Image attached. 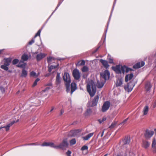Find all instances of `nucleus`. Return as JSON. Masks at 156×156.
Listing matches in <instances>:
<instances>
[{"label": "nucleus", "instance_id": "338daca9", "mask_svg": "<svg viewBox=\"0 0 156 156\" xmlns=\"http://www.w3.org/2000/svg\"><path fill=\"white\" fill-rule=\"evenodd\" d=\"M87 75H85L84 74H83V78H84V79H85L86 78H87Z\"/></svg>", "mask_w": 156, "mask_h": 156}, {"label": "nucleus", "instance_id": "4be33fe9", "mask_svg": "<svg viewBox=\"0 0 156 156\" xmlns=\"http://www.w3.org/2000/svg\"><path fill=\"white\" fill-rule=\"evenodd\" d=\"M133 73L126 75L125 77V82H127L129 80H131L133 78Z\"/></svg>", "mask_w": 156, "mask_h": 156}, {"label": "nucleus", "instance_id": "393cba45", "mask_svg": "<svg viewBox=\"0 0 156 156\" xmlns=\"http://www.w3.org/2000/svg\"><path fill=\"white\" fill-rule=\"evenodd\" d=\"M151 87L152 86L150 82H147L146 83L145 85V88L147 91H149Z\"/></svg>", "mask_w": 156, "mask_h": 156}, {"label": "nucleus", "instance_id": "2f4dec72", "mask_svg": "<svg viewBox=\"0 0 156 156\" xmlns=\"http://www.w3.org/2000/svg\"><path fill=\"white\" fill-rule=\"evenodd\" d=\"M28 59V56L27 54H23L22 56L21 59L23 62L27 60Z\"/></svg>", "mask_w": 156, "mask_h": 156}, {"label": "nucleus", "instance_id": "6ab92c4d", "mask_svg": "<svg viewBox=\"0 0 156 156\" xmlns=\"http://www.w3.org/2000/svg\"><path fill=\"white\" fill-rule=\"evenodd\" d=\"M77 89L76 84L74 82H72L71 84V94H72Z\"/></svg>", "mask_w": 156, "mask_h": 156}, {"label": "nucleus", "instance_id": "5701e85b", "mask_svg": "<svg viewBox=\"0 0 156 156\" xmlns=\"http://www.w3.org/2000/svg\"><path fill=\"white\" fill-rule=\"evenodd\" d=\"M4 64L6 65L9 66L11 63L12 59L11 58H5L4 59Z\"/></svg>", "mask_w": 156, "mask_h": 156}, {"label": "nucleus", "instance_id": "2eb2a0df", "mask_svg": "<svg viewBox=\"0 0 156 156\" xmlns=\"http://www.w3.org/2000/svg\"><path fill=\"white\" fill-rule=\"evenodd\" d=\"M121 70L122 71V73L124 74L125 72L126 73H128L129 71H131L132 69L128 67L125 66H121Z\"/></svg>", "mask_w": 156, "mask_h": 156}, {"label": "nucleus", "instance_id": "49530a36", "mask_svg": "<svg viewBox=\"0 0 156 156\" xmlns=\"http://www.w3.org/2000/svg\"><path fill=\"white\" fill-rule=\"evenodd\" d=\"M116 123L115 122H112L111 125L109 126V128L111 129L113 128L116 125Z\"/></svg>", "mask_w": 156, "mask_h": 156}, {"label": "nucleus", "instance_id": "9d476101", "mask_svg": "<svg viewBox=\"0 0 156 156\" xmlns=\"http://www.w3.org/2000/svg\"><path fill=\"white\" fill-rule=\"evenodd\" d=\"M134 154L131 148H127L125 151L124 156H134Z\"/></svg>", "mask_w": 156, "mask_h": 156}, {"label": "nucleus", "instance_id": "1a4fd4ad", "mask_svg": "<svg viewBox=\"0 0 156 156\" xmlns=\"http://www.w3.org/2000/svg\"><path fill=\"white\" fill-rule=\"evenodd\" d=\"M19 121V119H17L16 121H13L10 123L8 124L6 126H4L3 127H0V130L2 128H5L6 131H8L9 129V128L10 126H12L15 123L18 122Z\"/></svg>", "mask_w": 156, "mask_h": 156}, {"label": "nucleus", "instance_id": "9b49d317", "mask_svg": "<svg viewBox=\"0 0 156 156\" xmlns=\"http://www.w3.org/2000/svg\"><path fill=\"white\" fill-rule=\"evenodd\" d=\"M112 69L117 74H121L122 73L121 66L120 65H116L115 66H112Z\"/></svg>", "mask_w": 156, "mask_h": 156}, {"label": "nucleus", "instance_id": "37998d69", "mask_svg": "<svg viewBox=\"0 0 156 156\" xmlns=\"http://www.w3.org/2000/svg\"><path fill=\"white\" fill-rule=\"evenodd\" d=\"M39 80H40V79L38 78H37V79H36V80L34 81L33 84L32 85V87H34L35 86H36L37 84V82L38 81H39Z\"/></svg>", "mask_w": 156, "mask_h": 156}, {"label": "nucleus", "instance_id": "09e8293b", "mask_svg": "<svg viewBox=\"0 0 156 156\" xmlns=\"http://www.w3.org/2000/svg\"><path fill=\"white\" fill-rule=\"evenodd\" d=\"M36 73L33 71L31 72L30 73V76H36Z\"/></svg>", "mask_w": 156, "mask_h": 156}, {"label": "nucleus", "instance_id": "dca6fc26", "mask_svg": "<svg viewBox=\"0 0 156 156\" xmlns=\"http://www.w3.org/2000/svg\"><path fill=\"white\" fill-rule=\"evenodd\" d=\"M46 55V54L41 53L38 54L36 56V59L37 61H39L41 60Z\"/></svg>", "mask_w": 156, "mask_h": 156}, {"label": "nucleus", "instance_id": "473e14b6", "mask_svg": "<svg viewBox=\"0 0 156 156\" xmlns=\"http://www.w3.org/2000/svg\"><path fill=\"white\" fill-rule=\"evenodd\" d=\"M79 132L78 130H73L70 131V133L71 136H75L77 135V133Z\"/></svg>", "mask_w": 156, "mask_h": 156}, {"label": "nucleus", "instance_id": "774afa93", "mask_svg": "<svg viewBox=\"0 0 156 156\" xmlns=\"http://www.w3.org/2000/svg\"><path fill=\"white\" fill-rule=\"evenodd\" d=\"M99 48V47H98V48H97L94 51V53H95L96 52L98 51V50Z\"/></svg>", "mask_w": 156, "mask_h": 156}, {"label": "nucleus", "instance_id": "864d4df0", "mask_svg": "<svg viewBox=\"0 0 156 156\" xmlns=\"http://www.w3.org/2000/svg\"><path fill=\"white\" fill-rule=\"evenodd\" d=\"M34 42V38L32 39L29 42V45H31Z\"/></svg>", "mask_w": 156, "mask_h": 156}, {"label": "nucleus", "instance_id": "7c9ffc66", "mask_svg": "<svg viewBox=\"0 0 156 156\" xmlns=\"http://www.w3.org/2000/svg\"><path fill=\"white\" fill-rule=\"evenodd\" d=\"M85 61L84 60H81L79 61L76 64V66H84L85 64Z\"/></svg>", "mask_w": 156, "mask_h": 156}, {"label": "nucleus", "instance_id": "4d7b16f0", "mask_svg": "<svg viewBox=\"0 0 156 156\" xmlns=\"http://www.w3.org/2000/svg\"><path fill=\"white\" fill-rule=\"evenodd\" d=\"M71 154V152L69 150H68L66 152V154L68 156H70V155Z\"/></svg>", "mask_w": 156, "mask_h": 156}, {"label": "nucleus", "instance_id": "bb28decb", "mask_svg": "<svg viewBox=\"0 0 156 156\" xmlns=\"http://www.w3.org/2000/svg\"><path fill=\"white\" fill-rule=\"evenodd\" d=\"M105 83L102 82H100L99 81H97V86L98 88H101L104 86Z\"/></svg>", "mask_w": 156, "mask_h": 156}, {"label": "nucleus", "instance_id": "f8f14e48", "mask_svg": "<svg viewBox=\"0 0 156 156\" xmlns=\"http://www.w3.org/2000/svg\"><path fill=\"white\" fill-rule=\"evenodd\" d=\"M145 62L144 61L139 62L135 64L133 67L134 69H139L144 65Z\"/></svg>", "mask_w": 156, "mask_h": 156}, {"label": "nucleus", "instance_id": "603ef678", "mask_svg": "<svg viewBox=\"0 0 156 156\" xmlns=\"http://www.w3.org/2000/svg\"><path fill=\"white\" fill-rule=\"evenodd\" d=\"M109 62L110 63H113V59L111 58H108Z\"/></svg>", "mask_w": 156, "mask_h": 156}, {"label": "nucleus", "instance_id": "423d86ee", "mask_svg": "<svg viewBox=\"0 0 156 156\" xmlns=\"http://www.w3.org/2000/svg\"><path fill=\"white\" fill-rule=\"evenodd\" d=\"M134 86L133 82L131 81L128 83L127 85L125 86L124 87L125 90H127L128 92H130L133 90Z\"/></svg>", "mask_w": 156, "mask_h": 156}, {"label": "nucleus", "instance_id": "c756f323", "mask_svg": "<svg viewBox=\"0 0 156 156\" xmlns=\"http://www.w3.org/2000/svg\"><path fill=\"white\" fill-rule=\"evenodd\" d=\"M122 84V80L121 78L117 80L116 86H120Z\"/></svg>", "mask_w": 156, "mask_h": 156}, {"label": "nucleus", "instance_id": "0e129e2a", "mask_svg": "<svg viewBox=\"0 0 156 156\" xmlns=\"http://www.w3.org/2000/svg\"><path fill=\"white\" fill-rule=\"evenodd\" d=\"M51 75V73H48L46 74L45 75V77H48Z\"/></svg>", "mask_w": 156, "mask_h": 156}, {"label": "nucleus", "instance_id": "4c0bfd02", "mask_svg": "<svg viewBox=\"0 0 156 156\" xmlns=\"http://www.w3.org/2000/svg\"><path fill=\"white\" fill-rule=\"evenodd\" d=\"M8 66L4 64V65H2L1 66V68L4 69L5 70L7 71L9 69Z\"/></svg>", "mask_w": 156, "mask_h": 156}, {"label": "nucleus", "instance_id": "3c124183", "mask_svg": "<svg viewBox=\"0 0 156 156\" xmlns=\"http://www.w3.org/2000/svg\"><path fill=\"white\" fill-rule=\"evenodd\" d=\"M64 0H62V1H60L59 2V3L58 4L57 7H56V8L55 9V10H57L58 9V8L59 6L62 4V2H63V1Z\"/></svg>", "mask_w": 156, "mask_h": 156}, {"label": "nucleus", "instance_id": "f03ea898", "mask_svg": "<svg viewBox=\"0 0 156 156\" xmlns=\"http://www.w3.org/2000/svg\"><path fill=\"white\" fill-rule=\"evenodd\" d=\"M63 79L65 82L66 91L67 92H69L70 90V86L71 81L69 73H64Z\"/></svg>", "mask_w": 156, "mask_h": 156}, {"label": "nucleus", "instance_id": "0eeeda50", "mask_svg": "<svg viewBox=\"0 0 156 156\" xmlns=\"http://www.w3.org/2000/svg\"><path fill=\"white\" fill-rule=\"evenodd\" d=\"M110 105V103L109 101H106L105 102L102 108V111L103 112H106L109 108Z\"/></svg>", "mask_w": 156, "mask_h": 156}, {"label": "nucleus", "instance_id": "72a5a7b5", "mask_svg": "<svg viewBox=\"0 0 156 156\" xmlns=\"http://www.w3.org/2000/svg\"><path fill=\"white\" fill-rule=\"evenodd\" d=\"M58 66H59V64H58L56 66L51 65V66H48V71L49 72H51V70H52V69H55L57 68V67H58Z\"/></svg>", "mask_w": 156, "mask_h": 156}, {"label": "nucleus", "instance_id": "c9c22d12", "mask_svg": "<svg viewBox=\"0 0 156 156\" xmlns=\"http://www.w3.org/2000/svg\"><path fill=\"white\" fill-rule=\"evenodd\" d=\"M112 11L111 12L110 16L109 17L108 20V24H107V28L106 29V30H105V39L106 36V34L107 32V29H108V26L110 20V19H111V16H112Z\"/></svg>", "mask_w": 156, "mask_h": 156}, {"label": "nucleus", "instance_id": "e433bc0d", "mask_svg": "<svg viewBox=\"0 0 156 156\" xmlns=\"http://www.w3.org/2000/svg\"><path fill=\"white\" fill-rule=\"evenodd\" d=\"M81 70L82 72H87L88 71L89 68L87 66H84L83 67Z\"/></svg>", "mask_w": 156, "mask_h": 156}, {"label": "nucleus", "instance_id": "ddd939ff", "mask_svg": "<svg viewBox=\"0 0 156 156\" xmlns=\"http://www.w3.org/2000/svg\"><path fill=\"white\" fill-rule=\"evenodd\" d=\"M151 147L153 152L156 153V139L155 137L152 139Z\"/></svg>", "mask_w": 156, "mask_h": 156}, {"label": "nucleus", "instance_id": "f257e3e1", "mask_svg": "<svg viewBox=\"0 0 156 156\" xmlns=\"http://www.w3.org/2000/svg\"><path fill=\"white\" fill-rule=\"evenodd\" d=\"M87 90L91 97H93L95 94L96 88L94 82L91 80L89 81L87 86Z\"/></svg>", "mask_w": 156, "mask_h": 156}, {"label": "nucleus", "instance_id": "a211bd4d", "mask_svg": "<svg viewBox=\"0 0 156 156\" xmlns=\"http://www.w3.org/2000/svg\"><path fill=\"white\" fill-rule=\"evenodd\" d=\"M41 146H50L55 148V145L54 143L49 142H45L41 144Z\"/></svg>", "mask_w": 156, "mask_h": 156}, {"label": "nucleus", "instance_id": "20e7f679", "mask_svg": "<svg viewBox=\"0 0 156 156\" xmlns=\"http://www.w3.org/2000/svg\"><path fill=\"white\" fill-rule=\"evenodd\" d=\"M154 134V132L151 130L147 129L144 133V136L147 140L150 139Z\"/></svg>", "mask_w": 156, "mask_h": 156}, {"label": "nucleus", "instance_id": "5fc2aeb1", "mask_svg": "<svg viewBox=\"0 0 156 156\" xmlns=\"http://www.w3.org/2000/svg\"><path fill=\"white\" fill-rule=\"evenodd\" d=\"M104 130H103L102 132L101 133H100L98 135V136L99 135H100L101 134V137H102L103 136V135H104Z\"/></svg>", "mask_w": 156, "mask_h": 156}, {"label": "nucleus", "instance_id": "a18cd8bd", "mask_svg": "<svg viewBox=\"0 0 156 156\" xmlns=\"http://www.w3.org/2000/svg\"><path fill=\"white\" fill-rule=\"evenodd\" d=\"M88 149V147L87 146L84 145L81 148V151H83L85 150H87Z\"/></svg>", "mask_w": 156, "mask_h": 156}, {"label": "nucleus", "instance_id": "6e6d98bb", "mask_svg": "<svg viewBox=\"0 0 156 156\" xmlns=\"http://www.w3.org/2000/svg\"><path fill=\"white\" fill-rule=\"evenodd\" d=\"M152 107L154 108L156 107V99L154 102L153 104L152 105Z\"/></svg>", "mask_w": 156, "mask_h": 156}, {"label": "nucleus", "instance_id": "de8ad7c7", "mask_svg": "<svg viewBox=\"0 0 156 156\" xmlns=\"http://www.w3.org/2000/svg\"><path fill=\"white\" fill-rule=\"evenodd\" d=\"M41 31V29H40L38 30L37 33L35 35V36L34 37V38H36L37 36H40Z\"/></svg>", "mask_w": 156, "mask_h": 156}, {"label": "nucleus", "instance_id": "e2e57ef3", "mask_svg": "<svg viewBox=\"0 0 156 156\" xmlns=\"http://www.w3.org/2000/svg\"><path fill=\"white\" fill-rule=\"evenodd\" d=\"M55 108L54 107H51V109L50 111V112H51L52 111L55 109Z\"/></svg>", "mask_w": 156, "mask_h": 156}, {"label": "nucleus", "instance_id": "4468645a", "mask_svg": "<svg viewBox=\"0 0 156 156\" xmlns=\"http://www.w3.org/2000/svg\"><path fill=\"white\" fill-rule=\"evenodd\" d=\"M151 144L150 142L147 140H143L142 141V147L144 148L147 149Z\"/></svg>", "mask_w": 156, "mask_h": 156}, {"label": "nucleus", "instance_id": "69168bd1", "mask_svg": "<svg viewBox=\"0 0 156 156\" xmlns=\"http://www.w3.org/2000/svg\"><path fill=\"white\" fill-rule=\"evenodd\" d=\"M39 144H37L36 143H32V145H39Z\"/></svg>", "mask_w": 156, "mask_h": 156}, {"label": "nucleus", "instance_id": "39448f33", "mask_svg": "<svg viewBox=\"0 0 156 156\" xmlns=\"http://www.w3.org/2000/svg\"><path fill=\"white\" fill-rule=\"evenodd\" d=\"M72 74L74 79L76 80H78L80 77V73L79 70L77 69L73 70Z\"/></svg>", "mask_w": 156, "mask_h": 156}, {"label": "nucleus", "instance_id": "13d9d810", "mask_svg": "<svg viewBox=\"0 0 156 156\" xmlns=\"http://www.w3.org/2000/svg\"><path fill=\"white\" fill-rule=\"evenodd\" d=\"M0 90H1L3 93L5 91V90L4 88L2 87H0Z\"/></svg>", "mask_w": 156, "mask_h": 156}, {"label": "nucleus", "instance_id": "a878e982", "mask_svg": "<svg viewBox=\"0 0 156 156\" xmlns=\"http://www.w3.org/2000/svg\"><path fill=\"white\" fill-rule=\"evenodd\" d=\"M149 111V107L148 106H145L144 108L143 112V113L144 115H147Z\"/></svg>", "mask_w": 156, "mask_h": 156}, {"label": "nucleus", "instance_id": "a19ab883", "mask_svg": "<svg viewBox=\"0 0 156 156\" xmlns=\"http://www.w3.org/2000/svg\"><path fill=\"white\" fill-rule=\"evenodd\" d=\"M51 89V87H46L45 89L43 90L41 92V93L42 94H43L45 92H48V90Z\"/></svg>", "mask_w": 156, "mask_h": 156}, {"label": "nucleus", "instance_id": "f704fd0d", "mask_svg": "<svg viewBox=\"0 0 156 156\" xmlns=\"http://www.w3.org/2000/svg\"><path fill=\"white\" fill-rule=\"evenodd\" d=\"M130 142L129 138H126L123 140V143L124 144H128Z\"/></svg>", "mask_w": 156, "mask_h": 156}, {"label": "nucleus", "instance_id": "c85d7f7f", "mask_svg": "<svg viewBox=\"0 0 156 156\" xmlns=\"http://www.w3.org/2000/svg\"><path fill=\"white\" fill-rule=\"evenodd\" d=\"M27 73V71L25 70V68L23 69L21 76L22 77H26Z\"/></svg>", "mask_w": 156, "mask_h": 156}, {"label": "nucleus", "instance_id": "58836bf2", "mask_svg": "<svg viewBox=\"0 0 156 156\" xmlns=\"http://www.w3.org/2000/svg\"><path fill=\"white\" fill-rule=\"evenodd\" d=\"M92 112L91 109L90 108L88 109L85 113V116L89 115Z\"/></svg>", "mask_w": 156, "mask_h": 156}, {"label": "nucleus", "instance_id": "79ce46f5", "mask_svg": "<svg viewBox=\"0 0 156 156\" xmlns=\"http://www.w3.org/2000/svg\"><path fill=\"white\" fill-rule=\"evenodd\" d=\"M55 58L51 56H49L47 58V62L48 63H50L51 62L52 60H55Z\"/></svg>", "mask_w": 156, "mask_h": 156}, {"label": "nucleus", "instance_id": "7ed1b4c3", "mask_svg": "<svg viewBox=\"0 0 156 156\" xmlns=\"http://www.w3.org/2000/svg\"><path fill=\"white\" fill-rule=\"evenodd\" d=\"M69 144L67 142V139H64L62 142L58 145H55V148H60L64 149L68 146Z\"/></svg>", "mask_w": 156, "mask_h": 156}, {"label": "nucleus", "instance_id": "ea45409f", "mask_svg": "<svg viewBox=\"0 0 156 156\" xmlns=\"http://www.w3.org/2000/svg\"><path fill=\"white\" fill-rule=\"evenodd\" d=\"M70 144L71 145L75 144L76 143V141L75 139H73L69 141Z\"/></svg>", "mask_w": 156, "mask_h": 156}, {"label": "nucleus", "instance_id": "f3484780", "mask_svg": "<svg viewBox=\"0 0 156 156\" xmlns=\"http://www.w3.org/2000/svg\"><path fill=\"white\" fill-rule=\"evenodd\" d=\"M99 99V96L96 95L95 96L92 101V103L91 105V107L97 105Z\"/></svg>", "mask_w": 156, "mask_h": 156}, {"label": "nucleus", "instance_id": "8fccbe9b", "mask_svg": "<svg viewBox=\"0 0 156 156\" xmlns=\"http://www.w3.org/2000/svg\"><path fill=\"white\" fill-rule=\"evenodd\" d=\"M45 86H48V87H50L51 88L52 87V83L51 82H49L45 84Z\"/></svg>", "mask_w": 156, "mask_h": 156}, {"label": "nucleus", "instance_id": "aec40b11", "mask_svg": "<svg viewBox=\"0 0 156 156\" xmlns=\"http://www.w3.org/2000/svg\"><path fill=\"white\" fill-rule=\"evenodd\" d=\"M100 62L102 64L104 67L107 69L109 66L108 62L106 60H104L103 59H101L100 60Z\"/></svg>", "mask_w": 156, "mask_h": 156}, {"label": "nucleus", "instance_id": "c03bdc74", "mask_svg": "<svg viewBox=\"0 0 156 156\" xmlns=\"http://www.w3.org/2000/svg\"><path fill=\"white\" fill-rule=\"evenodd\" d=\"M19 61V60L17 59H15L12 61V64L13 65H16L17 64Z\"/></svg>", "mask_w": 156, "mask_h": 156}, {"label": "nucleus", "instance_id": "6e6552de", "mask_svg": "<svg viewBox=\"0 0 156 156\" xmlns=\"http://www.w3.org/2000/svg\"><path fill=\"white\" fill-rule=\"evenodd\" d=\"M110 75V73L108 70H105L104 73H101V76L104 79L105 81L109 78Z\"/></svg>", "mask_w": 156, "mask_h": 156}, {"label": "nucleus", "instance_id": "cd10ccee", "mask_svg": "<svg viewBox=\"0 0 156 156\" xmlns=\"http://www.w3.org/2000/svg\"><path fill=\"white\" fill-rule=\"evenodd\" d=\"M94 134V133H92L88 134L86 136L83 137V139L86 140H88L90 137L93 136Z\"/></svg>", "mask_w": 156, "mask_h": 156}, {"label": "nucleus", "instance_id": "b1692460", "mask_svg": "<svg viewBox=\"0 0 156 156\" xmlns=\"http://www.w3.org/2000/svg\"><path fill=\"white\" fill-rule=\"evenodd\" d=\"M61 83V78L60 77V74L57 73L56 80V84H59Z\"/></svg>", "mask_w": 156, "mask_h": 156}, {"label": "nucleus", "instance_id": "bf43d9fd", "mask_svg": "<svg viewBox=\"0 0 156 156\" xmlns=\"http://www.w3.org/2000/svg\"><path fill=\"white\" fill-rule=\"evenodd\" d=\"M128 118H126L125 120H124L121 124H122L123 123H125L127 122V121L128 120Z\"/></svg>", "mask_w": 156, "mask_h": 156}, {"label": "nucleus", "instance_id": "412c9836", "mask_svg": "<svg viewBox=\"0 0 156 156\" xmlns=\"http://www.w3.org/2000/svg\"><path fill=\"white\" fill-rule=\"evenodd\" d=\"M26 63H24L23 61H20L19 64L17 65V66L18 67L22 68L23 69L25 68L26 66Z\"/></svg>", "mask_w": 156, "mask_h": 156}, {"label": "nucleus", "instance_id": "680f3d73", "mask_svg": "<svg viewBox=\"0 0 156 156\" xmlns=\"http://www.w3.org/2000/svg\"><path fill=\"white\" fill-rule=\"evenodd\" d=\"M106 120V118H103L102 119V121L100 122V123H101L102 122L104 121H105Z\"/></svg>", "mask_w": 156, "mask_h": 156}, {"label": "nucleus", "instance_id": "052dcab7", "mask_svg": "<svg viewBox=\"0 0 156 156\" xmlns=\"http://www.w3.org/2000/svg\"><path fill=\"white\" fill-rule=\"evenodd\" d=\"M64 111L63 109H61V110L60 111V115H62L64 113Z\"/></svg>", "mask_w": 156, "mask_h": 156}]
</instances>
